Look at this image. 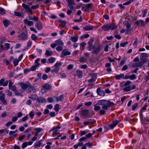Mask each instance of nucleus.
Segmentation results:
<instances>
[{"label":"nucleus","mask_w":149,"mask_h":149,"mask_svg":"<svg viewBox=\"0 0 149 149\" xmlns=\"http://www.w3.org/2000/svg\"><path fill=\"white\" fill-rule=\"evenodd\" d=\"M98 105L102 106V109L100 111V113L102 115L105 114L106 111L109 109L110 107L114 105V103L110 100H100L97 102Z\"/></svg>","instance_id":"obj_1"},{"label":"nucleus","mask_w":149,"mask_h":149,"mask_svg":"<svg viewBox=\"0 0 149 149\" xmlns=\"http://www.w3.org/2000/svg\"><path fill=\"white\" fill-rule=\"evenodd\" d=\"M131 83V81H123L120 84V86L123 88V90L125 92H128L136 88V86L133 85L131 87L130 85Z\"/></svg>","instance_id":"obj_2"},{"label":"nucleus","mask_w":149,"mask_h":149,"mask_svg":"<svg viewBox=\"0 0 149 149\" xmlns=\"http://www.w3.org/2000/svg\"><path fill=\"white\" fill-rule=\"evenodd\" d=\"M19 85L21 86V88L20 90L21 93L24 92L26 90H27L28 92H31L33 90V87L29 83L21 82Z\"/></svg>","instance_id":"obj_3"},{"label":"nucleus","mask_w":149,"mask_h":149,"mask_svg":"<svg viewBox=\"0 0 149 149\" xmlns=\"http://www.w3.org/2000/svg\"><path fill=\"white\" fill-rule=\"evenodd\" d=\"M51 88V87L48 84H44L41 88V91L43 93L47 92V91Z\"/></svg>","instance_id":"obj_4"},{"label":"nucleus","mask_w":149,"mask_h":149,"mask_svg":"<svg viewBox=\"0 0 149 149\" xmlns=\"http://www.w3.org/2000/svg\"><path fill=\"white\" fill-rule=\"evenodd\" d=\"M83 72L79 70H74L72 74L74 76H77L79 78H81L83 77Z\"/></svg>","instance_id":"obj_5"},{"label":"nucleus","mask_w":149,"mask_h":149,"mask_svg":"<svg viewBox=\"0 0 149 149\" xmlns=\"http://www.w3.org/2000/svg\"><path fill=\"white\" fill-rule=\"evenodd\" d=\"M22 7L25 9L26 12H27L28 14H31L32 13V10L31 9L29 6L24 3L22 4Z\"/></svg>","instance_id":"obj_6"},{"label":"nucleus","mask_w":149,"mask_h":149,"mask_svg":"<svg viewBox=\"0 0 149 149\" xmlns=\"http://www.w3.org/2000/svg\"><path fill=\"white\" fill-rule=\"evenodd\" d=\"M35 26L38 30H42L43 27V24L40 21L37 22Z\"/></svg>","instance_id":"obj_7"},{"label":"nucleus","mask_w":149,"mask_h":149,"mask_svg":"<svg viewBox=\"0 0 149 149\" xmlns=\"http://www.w3.org/2000/svg\"><path fill=\"white\" fill-rule=\"evenodd\" d=\"M71 53L70 52L68 51V49H64L63 50L61 53V57L63 58L66 56L70 55Z\"/></svg>","instance_id":"obj_8"},{"label":"nucleus","mask_w":149,"mask_h":149,"mask_svg":"<svg viewBox=\"0 0 149 149\" xmlns=\"http://www.w3.org/2000/svg\"><path fill=\"white\" fill-rule=\"evenodd\" d=\"M61 128V127L59 126L54 127L51 130V131H52L53 132V134H58L59 133L58 132V130L60 129Z\"/></svg>","instance_id":"obj_9"},{"label":"nucleus","mask_w":149,"mask_h":149,"mask_svg":"<svg viewBox=\"0 0 149 149\" xmlns=\"http://www.w3.org/2000/svg\"><path fill=\"white\" fill-rule=\"evenodd\" d=\"M93 5L92 3L84 5V11L89 12L90 9L93 7Z\"/></svg>","instance_id":"obj_10"},{"label":"nucleus","mask_w":149,"mask_h":149,"mask_svg":"<svg viewBox=\"0 0 149 149\" xmlns=\"http://www.w3.org/2000/svg\"><path fill=\"white\" fill-rule=\"evenodd\" d=\"M94 41V39L92 38L90 39L88 42L89 46L88 47V49L89 51H91L93 48V42Z\"/></svg>","instance_id":"obj_11"},{"label":"nucleus","mask_w":149,"mask_h":149,"mask_svg":"<svg viewBox=\"0 0 149 149\" xmlns=\"http://www.w3.org/2000/svg\"><path fill=\"white\" fill-rule=\"evenodd\" d=\"M33 143V142L31 141H30L29 142H26L23 143L22 145V149H24L27 146H30Z\"/></svg>","instance_id":"obj_12"},{"label":"nucleus","mask_w":149,"mask_h":149,"mask_svg":"<svg viewBox=\"0 0 149 149\" xmlns=\"http://www.w3.org/2000/svg\"><path fill=\"white\" fill-rule=\"evenodd\" d=\"M109 30H114L117 27V26L114 23L108 24Z\"/></svg>","instance_id":"obj_13"},{"label":"nucleus","mask_w":149,"mask_h":149,"mask_svg":"<svg viewBox=\"0 0 149 149\" xmlns=\"http://www.w3.org/2000/svg\"><path fill=\"white\" fill-rule=\"evenodd\" d=\"M120 122V121L118 120H113L111 124L110 125V127L111 129H113Z\"/></svg>","instance_id":"obj_14"},{"label":"nucleus","mask_w":149,"mask_h":149,"mask_svg":"<svg viewBox=\"0 0 149 149\" xmlns=\"http://www.w3.org/2000/svg\"><path fill=\"white\" fill-rule=\"evenodd\" d=\"M136 24L142 27H144L146 25V23L142 20H139L136 22Z\"/></svg>","instance_id":"obj_15"},{"label":"nucleus","mask_w":149,"mask_h":149,"mask_svg":"<svg viewBox=\"0 0 149 149\" xmlns=\"http://www.w3.org/2000/svg\"><path fill=\"white\" fill-rule=\"evenodd\" d=\"M5 79L4 78H2L0 80V86H7L8 82V81H6L5 82Z\"/></svg>","instance_id":"obj_16"},{"label":"nucleus","mask_w":149,"mask_h":149,"mask_svg":"<svg viewBox=\"0 0 149 149\" xmlns=\"http://www.w3.org/2000/svg\"><path fill=\"white\" fill-rule=\"evenodd\" d=\"M83 106V104H79L76 108V109H81L79 112L80 114L83 115H84V110L82 109Z\"/></svg>","instance_id":"obj_17"},{"label":"nucleus","mask_w":149,"mask_h":149,"mask_svg":"<svg viewBox=\"0 0 149 149\" xmlns=\"http://www.w3.org/2000/svg\"><path fill=\"white\" fill-rule=\"evenodd\" d=\"M5 95L4 94H2L0 96V100L4 104L6 105H7V102L5 100Z\"/></svg>","instance_id":"obj_18"},{"label":"nucleus","mask_w":149,"mask_h":149,"mask_svg":"<svg viewBox=\"0 0 149 149\" xmlns=\"http://www.w3.org/2000/svg\"><path fill=\"white\" fill-rule=\"evenodd\" d=\"M24 22L25 24L29 26H32L33 24V21H29L27 19H24Z\"/></svg>","instance_id":"obj_19"},{"label":"nucleus","mask_w":149,"mask_h":149,"mask_svg":"<svg viewBox=\"0 0 149 149\" xmlns=\"http://www.w3.org/2000/svg\"><path fill=\"white\" fill-rule=\"evenodd\" d=\"M10 44L6 43L4 44V46L2 45H1V48L2 49L5 50H6L10 48Z\"/></svg>","instance_id":"obj_20"},{"label":"nucleus","mask_w":149,"mask_h":149,"mask_svg":"<svg viewBox=\"0 0 149 149\" xmlns=\"http://www.w3.org/2000/svg\"><path fill=\"white\" fill-rule=\"evenodd\" d=\"M19 37L21 40H25L27 39L28 36L27 35L23 33L19 35Z\"/></svg>","instance_id":"obj_21"},{"label":"nucleus","mask_w":149,"mask_h":149,"mask_svg":"<svg viewBox=\"0 0 149 149\" xmlns=\"http://www.w3.org/2000/svg\"><path fill=\"white\" fill-rule=\"evenodd\" d=\"M37 102L39 103H43L46 102V99L43 97H38L36 99Z\"/></svg>","instance_id":"obj_22"},{"label":"nucleus","mask_w":149,"mask_h":149,"mask_svg":"<svg viewBox=\"0 0 149 149\" xmlns=\"http://www.w3.org/2000/svg\"><path fill=\"white\" fill-rule=\"evenodd\" d=\"M95 121L93 120L89 119L88 121L84 122V126H86L88 125L93 124L94 123Z\"/></svg>","instance_id":"obj_23"},{"label":"nucleus","mask_w":149,"mask_h":149,"mask_svg":"<svg viewBox=\"0 0 149 149\" xmlns=\"http://www.w3.org/2000/svg\"><path fill=\"white\" fill-rule=\"evenodd\" d=\"M124 74H120L116 75L115 76V78L116 80H119L120 79H124Z\"/></svg>","instance_id":"obj_24"},{"label":"nucleus","mask_w":149,"mask_h":149,"mask_svg":"<svg viewBox=\"0 0 149 149\" xmlns=\"http://www.w3.org/2000/svg\"><path fill=\"white\" fill-rule=\"evenodd\" d=\"M55 42H56L57 46H63L64 45V43L60 39H58L56 40L55 41Z\"/></svg>","instance_id":"obj_25"},{"label":"nucleus","mask_w":149,"mask_h":149,"mask_svg":"<svg viewBox=\"0 0 149 149\" xmlns=\"http://www.w3.org/2000/svg\"><path fill=\"white\" fill-rule=\"evenodd\" d=\"M101 28L104 31H108L110 30L108 24L103 25L102 26Z\"/></svg>","instance_id":"obj_26"},{"label":"nucleus","mask_w":149,"mask_h":149,"mask_svg":"<svg viewBox=\"0 0 149 149\" xmlns=\"http://www.w3.org/2000/svg\"><path fill=\"white\" fill-rule=\"evenodd\" d=\"M101 47L100 46H99L96 48L94 49L92 52L93 54H97L100 51Z\"/></svg>","instance_id":"obj_27"},{"label":"nucleus","mask_w":149,"mask_h":149,"mask_svg":"<svg viewBox=\"0 0 149 149\" xmlns=\"http://www.w3.org/2000/svg\"><path fill=\"white\" fill-rule=\"evenodd\" d=\"M54 97L56 100V102H58L59 101H62L63 98V96L62 95H61L58 97Z\"/></svg>","instance_id":"obj_28"},{"label":"nucleus","mask_w":149,"mask_h":149,"mask_svg":"<svg viewBox=\"0 0 149 149\" xmlns=\"http://www.w3.org/2000/svg\"><path fill=\"white\" fill-rule=\"evenodd\" d=\"M42 140L36 141L34 144V146L35 148L39 147L40 146L41 144Z\"/></svg>","instance_id":"obj_29"},{"label":"nucleus","mask_w":149,"mask_h":149,"mask_svg":"<svg viewBox=\"0 0 149 149\" xmlns=\"http://www.w3.org/2000/svg\"><path fill=\"white\" fill-rule=\"evenodd\" d=\"M10 22L8 20H4L3 21V24L5 27H7L10 24Z\"/></svg>","instance_id":"obj_30"},{"label":"nucleus","mask_w":149,"mask_h":149,"mask_svg":"<svg viewBox=\"0 0 149 149\" xmlns=\"http://www.w3.org/2000/svg\"><path fill=\"white\" fill-rule=\"evenodd\" d=\"M97 92L98 95L101 96H103L105 95V93L103 91L101 90H100L98 91V89H97Z\"/></svg>","instance_id":"obj_31"},{"label":"nucleus","mask_w":149,"mask_h":149,"mask_svg":"<svg viewBox=\"0 0 149 149\" xmlns=\"http://www.w3.org/2000/svg\"><path fill=\"white\" fill-rule=\"evenodd\" d=\"M93 27L91 25H88L84 27V30H91L93 29Z\"/></svg>","instance_id":"obj_32"},{"label":"nucleus","mask_w":149,"mask_h":149,"mask_svg":"<svg viewBox=\"0 0 149 149\" xmlns=\"http://www.w3.org/2000/svg\"><path fill=\"white\" fill-rule=\"evenodd\" d=\"M52 51H49L48 50H46L45 53V55L47 56H52Z\"/></svg>","instance_id":"obj_33"},{"label":"nucleus","mask_w":149,"mask_h":149,"mask_svg":"<svg viewBox=\"0 0 149 149\" xmlns=\"http://www.w3.org/2000/svg\"><path fill=\"white\" fill-rule=\"evenodd\" d=\"M72 42H75L78 40V38L77 36H73L71 37L70 39Z\"/></svg>","instance_id":"obj_34"},{"label":"nucleus","mask_w":149,"mask_h":149,"mask_svg":"<svg viewBox=\"0 0 149 149\" xmlns=\"http://www.w3.org/2000/svg\"><path fill=\"white\" fill-rule=\"evenodd\" d=\"M31 37V39L34 41L36 40L38 38V37L34 34H32Z\"/></svg>","instance_id":"obj_35"},{"label":"nucleus","mask_w":149,"mask_h":149,"mask_svg":"<svg viewBox=\"0 0 149 149\" xmlns=\"http://www.w3.org/2000/svg\"><path fill=\"white\" fill-rule=\"evenodd\" d=\"M47 144L45 146V149H50L51 148V146L52 145L51 142H49L47 143Z\"/></svg>","instance_id":"obj_36"},{"label":"nucleus","mask_w":149,"mask_h":149,"mask_svg":"<svg viewBox=\"0 0 149 149\" xmlns=\"http://www.w3.org/2000/svg\"><path fill=\"white\" fill-rule=\"evenodd\" d=\"M39 66V65L38 64L35 65L30 68V70L32 71H34L36 70V68Z\"/></svg>","instance_id":"obj_37"},{"label":"nucleus","mask_w":149,"mask_h":149,"mask_svg":"<svg viewBox=\"0 0 149 149\" xmlns=\"http://www.w3.org/2000/svg\"><path fill=\"white\" fill-rule=\"evenodd\" d=\"M92 143L90 142L86 143L85 144H84V149H86V146H87L89 148H91L92 147Z\"/></svg>","instance_id":"obj_38"},{"label":"nucleus","mask_w":149,"mask_h":149,"mask_svg":"<svg viewBox=\"0 0 149 149\" xmlns=\"http://www.w3.org/2000/svg\"><path fill=\"white\" fill-rule=\"evenodd\" d=\"M56 58L54 57H51L48 59L49 62L50 63H52L55 62Z\"/></svg>","instance_id":"obj_39"},{"label":"nucleus","mask_w":149,"mask_h":149,"mask_svg":"<svg viewBox=\"0 0 149 149\" xmlns=\"http://www.w3.org/2000/svg\"><path fill=\"white\" fill-rule=\"evenodd\" d=\"M19 61L17 58H15L13 61L14 65L15 66L17 65Z\"/></svg>","instance_id":"obj_40"},{"label":"nucleus","mask_w":149,"mask_h":149,"mask_svg":"<svg viewBox=\"0 0 149 149\" xmlns=\"http://www.w3.org/2000/svg\"><path fill=\"white\" fill-rule=\"evenodd\" d=\"M94 110L95 111H97L100 110V109H101V107L99 106L95 105H94Z\"/></svg>","instance_id":"obj_41"},{"label":"nucleus","mask_w":149,"mask_h":149,"mask_svg":"<svg viewBox=\"0 0 149 149\" xmlns=\"http://www.w3.org/2000/svg\"><path fill=\"white\" fill-rule=\"evenodd\" d=\"M126 23L125 24V25L126 26V27L127 28V31H131V30L129 29V28L131 26V25L128 22H126Z\"/></svg>","instance_id":"obj_42"},{"label":"nucleus","mask_w":149,"mask_h":149,"mask_svg":"<svg viewBox=\"0 0 149 149\" xmlns=\"http://www.w3.org/2000/svg\"><path fill=\"white\" fill-rule=\"evenodd\" d=\"M59 107V105L58 104H56L55 105L54 109L56 112H57L59 111L60 109Z\"/></svg>","instance_id":"obj_43"},{"label":"nucleus","mask_w":149,"mask_h":149,"mask_svg":"<svg viewBox=\"0 0 149 149\" xmlns=\"http://www.w3.org/2000/svg\"><path fill=\"white\" fill-rule=\"evenodd\" d=\"M6 42V39L5 37H3L1 38L0 42V45H2L4 42Z\"/></svg>","instance_id":"obj_44"},{"label":"nucleus","mask_w":149,"mask_h":149,"mask_svg":"<svg viewBox=\"0 0 149 149\" xmlns=\"http://www.w3.org/2000/svg\"><path fill=\"white\" fill-rule=\"evenodd\" d=\"M37 96L36 94L33 95L29 97V98L32 99L33 100H35L36 99Z\"/></svg>","instance_id":"obj_45"},{"label":"nucleus","mask_w":149,"mask_h":149,"mask_svg":"<svg viewBox=\"0 0 149 149\" xmlns=\"http://www.w3.org/2000/svg\"><path fill=\"white\" fill-rule=\"evenodd\" d=\"M59 70V68H54L53 69H52L51 70V72L52 73L53 72H55V73H57L58 72Z\"/></svg>","instance_id":"obj_46"},{"label":"nucleus","mask_w":149,"mask_h":149,"mask_svg":"<svg viewBox=\"0 0 149 149\" xmlns=\"http://www.w3.org/2000/svg\"><path fill=\"white\" fill-rule=\"evenodd\" d=\"M126 60H127L126 57H125V58H123V59L121 61L120 63V65H123L124 64V63H125V62L126 61Z\"/></svg>","instance_id":"obj_47"},{"label":"nucleus","mask_w":149,"mask_h":149,"mask_svg":"<svg viewBox=\"0 0 149 149\" xmlns=\"http://www.w3.org/2000/svg\"><path fill=\"white\" fill-rule=\"evenodd\" d=\"M92 93L89 91L87 92L84 94V96H87L88 97L92 96Z\"/></svg>","instance_id":"obj_48"},{"label":"nucleus","mask_w":149,"mask_h":149,"mask_svg":"<svg viewBox=\"0 0 149 149\" xmlns=\"http://www.w3.org/2000/svg\"><path fill=\"white\" fill-rule=\"evenodd\" d=\"M34 111L32 110L30 112L29 114V115L30 117H31V118L32 119L33 118V117L34 116Z\"/></svg>","instance_id":"obj_49"},{"label":"nucleus","mask_w":149,"mask_h":149,"mask_svg":"<svg viewBox=\"0 0 149 149\" xmlns=\"http://www.w3.org/2000/svg\"><path fill=\"white\" fill-rule=\"evenodd\" d=\"M147 9H146L145 10H143L142 11V17H144L146 15L147 13Z\"/></svg>","instance_id":"obj_50"},{"label":"nucleus","mask_w":149,"mask_h":149,"mask_svg":"<svg viewBox=\"0 0 149 149\" xmlns=\"http://www.w3.org/2000/svg\"><path fill=\"white\" fill-rule=\"evenodd\" d=\"M96 77H92L91 79H89L88 81L89 82H93L95 81Z\"/></svg>","instance_id":"obj_51"},{"label":"nucleus","mask_w":149,"mask_h":149,"mask_svg":"<svg viewBox=\"0 0 149 149\" xmlns=\"http://www.w3.org/2000/svg\"><path fill=\"white\" fill-rule=\"evenodd\" d=\"M93 134L91 133H89L87 134H86V137H84V140L86 139L87 138H88L90 137Z\"/></svg>","instance_id":"obj_52"},{"label":"nucleus","mask_w":149,"mask_h":149,"mask_svg":"<svg viewBox=\"0 0 149 149\" xmlns=\"http://www.w3.org/2000/svg\"><path fill=\"white\" fill-rule=\"evenodd\" d=\"M63 46H58L56 48V49L58 51H61L63 50Z\"/></svg>","instance_id":"obj_53"},{"label":"nucleus","mask_w":149,"mask_h":149,"mask_svg":"<svg viewBox=\"0 0 149 149\" xmlns=\"http://www.w3.org/2000/svg\"><path fill=\"white\" fill-rule=\"evenodd\" d=\"M6 13L4 9L0 7V14L4 15Z\"/></svg>","instance_id":"obj_54"},{"label":"nucleus","mask_w":149,"mask_h":149,"mask_svg":"<svg viewBox=\"0 0 149 149\" xmlns=\"http://www.w3.org/2000/svg\"><path fill=\"white\" fill-rule=\"evenodd\" d=\"M68 4H75V3L73 0H66Z\"/></svg>","instance_id":"obj_55"},{"label":"nucleus","mask_w":149,"mask_h":149,"mask_svg":"<svg viewBox=\"0 0 149 149\" xmlns=\"http://www.w3.org/2000/svg\"><path fill=\"white\" fill-rule=\"evenodd\" d=\"M62 65V63L61 62H56L54 65V66L55 67L58 68Z\"/></svg>","instance_id":"obj_56"},{"label":"nucleus","mask_w":149,"mask_h":149,"mask_svg":"<svg viewBox=\"0 0 149 149\" xmlns=\"http://www.w3.org/2000/svg\"><path fill=\"white\" fill-rule=\"evenodd\" d=\"M128 44V42L127 41L123 42L120 44V46L121 47H124L125 46Z\"/></svg>","instance_id":"obj_57"},{"label":"nucleus","mask_w":149,"mask_h":149,"mask_svg":"<svg viewBox=\"0 0 149 149\" xmlns=\"http://www.w3.org/2000/svg\"><path fill=\"white\" fill-rule=\"evenodd\" d=\"M9 89L12 90L13 92L15 91H16V90H17L16 86L14 85H13V86H12V87H11V88H10Z\"/></svg>","instance_id":"obj_58"},{"label":"nucleus","mask_w":149,"mask_h":149,"mask_svg":"<svg viewBox=\"0 0 149 149\" xmlns=\"http://www.w3.org/2000/svg\"><path fill=\"white\" fill-rule=\"evenodd\" d=\"M130 79L132 80L136 79V75L135 74H132L130 75Z\"/></svg>","instance_id":"obj_59"},{"label":"nucleus","mask_w":149,"mask_h":149,"mask_svg":"<svg viewBox=\"0 0 149 149\" xmlns=\"http://www.w3.org/2000/svg\"><path fill=\"white\" fill-rule=\"evenodd\" d=\"M15 95L17 96H22L21 93H20L17 90L14 92Z\"/></svg>","instance_id":"obj_60"},{"label":"nucleus","mask_w":149,"mask_h":149,"mask_svg":"<svg viewBox=\"0 0 149 149\" xmlns=\"http://www.w3.org/2000/svg\"><path fill=\"white\" fill-rule=\"evenodd\" d=\"M83 20V19H82V17L80 16V19H75L74 20V21L75 22H81Z\"/></svg>","instance_id":"obj_61"},{"label":"nucleus","mask_w":149,"mask_h":149,"mask_svg":"<svg viewBox=\"0 0 149 149\" xmlns=\"http://www.w3.org/2000/svg\"><path fill=\"white\" fill-rule=\"evenodd\" d=\"M14 14L16 16L20 17L21 16L20 13L19 12L15 11Z\"/></svg>","instance_id":"obj_62"},{"label":"nucleus","mask_w":149,"mask_h":149,"mask_svg":"<svg viewBox=\"0 0 149 149\" xmlns=\"http://www.w3.org/2000/svg\"><path fill=\"white\" fill-rule=\"evenodd\" d=\"M138 104L137 103L134 104L132 106V109L133 111H134L136 108L138 106Z\"/></svg>","instance_id":"obj_63"},{"label":"nucleus","mask_w":149,"mask_h":149,"mask_svg":"<svg viewBox=\"0 0 149 149\" xmlns=\"http://www.w3.org/2000/svg\"><path fill=\"white\" fill-rule=\"evenodd\" d=\"M48 77V76L46 74H44L42 76V79L44 80H46L47 79Z\"/></svg>","instance_id":"obj_64"}]
</instances>
